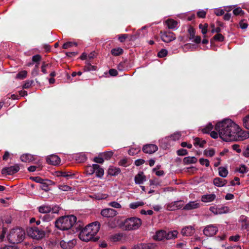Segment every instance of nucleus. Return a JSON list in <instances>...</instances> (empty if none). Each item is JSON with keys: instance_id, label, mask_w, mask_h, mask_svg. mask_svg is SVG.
<instances>
[{"instance_id": "obj_1", "label": "nucleus", "mask_w": 249, "mask_h": 249, "mask_svg": "<svg viewBox=\"0 0 249 249\" xmlns=\"http://www.w3.org/2000/svg\"><path fill=\"white\" fill-rule=\"evenodd\" d=\"M237 128V124L231 119H225L216 124L215 129L219 132V137L225 142L232 141L231 137Z\"/></svg>"}, {"instance_id": "obj_2", "label": "nucleus", "mask_w": 249, "mask_h": 249, "mask_svg": "<svg viewBox=\"0 0 249 249\" xmlns=\"http://www.w3.org/2000/svg\"><path fill=\"white\" fill-rule=\"evenodd\" d=\"M76 216L71 215L62 217L58 219L55 222V227L61 230H68L73 227H75L76 229L81 230L80 225L76 224Z\"/></svg>"}, {"instance_id": "obj_3", "label": "nucleus", "mask_w": 249, "mask_h": 249, "mask_svg": "<svg viewBox=\"0 0 249 249\" xmlns=\"http://www.w3.org/2000/svg\"><path fill=\"white\" fill-rule=\"evenodd\" d=\"M25 233L24 231L20 228L12 229L8 236V241L13 244H18L21 242L24 239Z\"/></svg>"}, {"instance_id": "obj_4", "label": "nucleus", "mask_w": 249, "mask_h": 249, "mask_svg": "<svg viewBox=\"0 0 249 249\" xmlns=\"http://www.w3.org/2000/svg\"><path fill=\"white\" fill-rule=\"evenodd\" d=\"M141 224V220L137 217L128 218L124 222L125 227L127 230L137 229Z\"/></svg>"}, {"instance_id": "obj_5", "label": "nucleus", "mask_w": 249, "mask_h": 249, "mask_svg": "<svg viewBox=\"0 0 249 249\" xmlns=\"http://www.w3.org/2000/svg\"><path fill=\"white\" fill-rule=\"evenodd\" d=\"M27 233L29 236L36 240L41 239L45 236V232L36 227L28 228Z\"/></svg>"}, {"instance_id": "obj_6", "label": "nucleus", "mask_w": 249, "mask_h": 249, "mask_svg": "<svg viewBox=\"0 0 249 249\" xmlns=\"http://www.w3.org/2000/svg\"><path fill=\"white\" fill-rule=\"evenodd\" d=\"M234 133L231 138L232 141H243L249 138V131L242 130L238 125Z\"/></svg>"}, {"instance_id": "obj_7", "label": "nucleus", "mask_w": 249, "mask_h": 249, "mask_svg": "<svg viewBox=\"0 0 249 249\" xmlns=\"http://www.w3.org/2000/svg\"><path fill=\"white\" fill-rule=\"evenodd\" d=\"M100 227V224L99 222H94L89 224L85 228L90 233L93 237L99 231Z\"/></svg>"}, {"instance_id": "obj_8", "label": "nucleus", "mask_w": 249, "mask_h": 249, "mask_svg": "<svg viewBox=\"0 0 249 249\" xmlns=\"http://www.w3.org/2000/svg\"><path fill=\"white\" fill-rule=\"evenodd\" d=\"M218 231V228L215 225H209L205 227L203 233L205 235L211 237L214 235Z\"/></svg>"}, {"instance_id": "obj_9", "label": "nucleus", "mask_w": 249, "mask_h": 249, "mask_svg": "<svg viewBox=\"0 0 249 249\" xmlns=\"http://www.w3.org/2000/svg\"><path fill=\"white\" fill-rule=\"evenodd\" d=\"M19 170V166L18 164H15L8 167H5L1 170L2 175H12L17 173Z\"/></svg>"}, {"instance_id": "obj_10", "label": "nucleus", "mask_w": 249, "mask_h": 249, "mask_svg": "<svg viewBox=\"0 0 249 249\" xmlns=\"http://www.w3.org/2000/svg\"><path fill=\"white\" fill-rule=\"evenodd\" d=\"M161 40L165 42H170L174 40L176 38L175 35L171 32H160Z\"/></svg>"}, {"instance_id": "obj_11", "label": "nucleus", "mask_w": 249, "mask_h": 249, "mask_svg": "<svg viewBox=\"0 0 249 249\" xmlns=\"http://www.w3.org/2000/svg\"><path fill=\"white\" fill-rule=\"evenodd\" d=\"M76 244V241L74 239L62 240L60 242V246L63 249H71L73 248Z\"/></svg>"}, {"instance_id": "obj_12", "label": "nucleus", "mask_w": 249, "mask_h": 249, "mask_svg": "<svg viewBox=\"0 0 249 249\" xmlns=\"http://www.w3.org/2000/svg\"><path fill=\"white\" fill-rule=\"evenodd\" d=\"M183 206V201H176L167 204L166 208L169 211H175L182 208Z\"/></svg>"}, {"instance_id": "obj_13", "label": "nucleus", "mask_w": 249, "mask_h": 249, "mask_svg": "<svg viewBox=\"0 0 249 249\" xmlns=\"http://www.w3.org/2000/svg\"><path fill=\"white\" fill-rule=\"evenodd\" d=\"M116 210L111 208H106L101 211V214L104 217L112 218L117 214Z\"/></svg>"}, {"instance_id": "obj_14", "label": "nucleus", "mask_w": 249, "mask_h": 249, "mask_svg": "<svg viewBox=\"0 0 249 249\" xmlns=\"http://www.w3.org/2000/svg\"><path fill=\"white\" fill-rule=\"evenodd\" d=\"M79 237L80 240L85 242H88L93 238L92 236V234H90L85 228L81 230L79 234Z\"/></svg>"}, {"instance_id": "obj_15", "label": "nucleus", "mask_w": 249, "mask_h": 249, "mask_svg": "<svg viewBox=\"0 0 249 249\" xmlns=\"http://www.w3.org/2000/svg\"><path fill=\"white\" fill-rule=\"evenodd\" d=\"M158 149V146L153 144H147L143 145L142 151L144 153L152 154L156 152Z\"/></svg>"}, {"instance_id": "obj_16", "label": "nucleus", "mask_w": 249, "mask_h": 249, "mask_svg": "<svg viewBox=\"0 0 249 249\" xmlns=\"http://www.w3.org/2000/svg\"><path fill=\"white\" fill-rule=\"evenodd\" d=\"M181 136V134L180 132H176L174 133L173 135H172L170 137H165L164 139H162L160 141V143L161 144V146L163 147L166 148L167 147V145H163V143H165L169 141V139H172L173 141H177L178 140Z\"/></svg>"}, {"instance_id": "obj_17", "label": "nucleus", "mask_w": 249, "mask_h": 249, "mask_svg": "<svg viewBox=\"0 0 249 249\" xmlns=\"http://www.w3.org/2000/svg\"><path fill=\"white\" fill-rule=\"evenodd\" d=\"M46 161L50 164L56 165L60 163V159L56 155H52L46 158Z\"/></svg>"}, {"instance_id": "obj_18", "label": "nucleus", "mask_w": 249, "mask_h": 249, "mask_svg": "<svg viewBox=\"0 0 249 249\" xmlns=\"http://www.w3.org/2000/svg\"><path fill=\"white\" fill-rule=\"evenodd\" d=\"M216 197L214 194H206L202 196L201 200L204 203H210L213 201Z\"/></svg>"}, {"instance_id": "obj_19", "label": "nucleus", "mask_w": 249, "mask_h": 249, "mask_svg": "<svg viewBox=\"0 0 249 249\" xmlns=\"http://www.w3.org/2000/svg\"><path fill=\"white\" fill-rule=\"evenodd\" d=\"M195 232V229L191 226H189L183 228L181 233L183 236H189L192 235Z\"/></svg>"}, {"instance_id": "obj_20", "label": "nucleus", "mask_w": 249, "mask_h": 249, "mask_svg": "<svg viewBox=\"0 0 249 249\" xmlns=\"http://www.w3.org/2000/svg\"><path fill=\"white\" fill-rule=\"evenodd\" d=\"M134 180L136 184H141L146 181V177L142 172H140L135 176Z\"/></svg>"}, {"instance_id": "obj_21", "label": "nucleus", "mask_w": 249, "mask_h": 249, "mask_svg": "<svg viewBox=\"0 0 249 249\" xmlns=\"http://www.w3.org/2000/svg\"><path fill=\"white\" fill-rule=\"evenodd\" d=\"M200 206V203L197 201H190L184 206H183V209L185 210H191L198 208Z\"/></svg>"}, {"instance_id": "obj_22", "label": "nucleus", "mask_w": 249, "mask_h": 249, "mask_svg": "<svg viewBox=\"0 0 249 249\" xmlns=\"http://www.w3.org/2000/svg\"><path fill=\"white\" fill-rule=\"evenodd\" d=\"M165 23L168 28L170 29L175 30L178 27V22L172 18L167 19L165 21Z\"/></svg>"}, {"instance_id": "obj_23", "label": "nucleus", "mask_w": 249, "mask_h": 249, "mask_svg": "<svg viewBox=\"0 0 249 249\" xmlns=\"http://www.w3.org/2000/svg\"><path fill=\"white\" fill-rule=\"evenodd\" d=\"M57 177H63L66 178L67 179L71 178L73 177L74 174L71 171H58L56 173Z\"/></svg>"}, {"instance_id": "obj_24", "label": "nucleus", "mask_w": 249, "mask_h": 249, "mask_svg": "<svg viewBox=\"0 0 249 249\" xmlns=\"http://www.w3.org/2000/svg\"><path fill=\"white\" fill-rule=\"evenodd\" d=\"M166 232L164 231L161 230L156 232L155 235L154 236V239L157 240H162L166 238Z\"/></svg>"}, {"instance_id": "obj_25", "label": "nucleus", "mask_w": 249, "mask_h": 249, "mask_svg": "<svg viewBox=\"0 0 249 249\" xmlns=\"http://www.w3.org/2000/svg\"><path fill=\"white\" fill-rule=\"evenodd\" d=\"M52 207L48 205H42L38 207V212L42 213H49L52 211Z\"/></svg>"}, {"instance_id": "obj_26", "label": "nucleus", "mask_w": 249, "mask_h": 249, "mask_svg": "<svg viewBox=\"0 0 249 249\" xmlns=\"http://www.w3.org/2000/svg\"><path fill=\"white\" fill-rule=\"evenodd\" d=\"M214 185L217 187H222L224 186L227 182V180L219 178H214L213 181Z\"/></svg>"}, {"instance_id": "obj_27", "label": "nucleus", "mask_w": 249, "mask_h": 249, "mask_svg": "<svg viewBox=\"0 0 249 249\" xmlns=\"http://www.w3.org/2000/svg\"><path fill=\"white\" fill-rule=\"evenodd\" d=\"M110 239L113 242L122 241L124 239V234L122 233H118L111 235Z\"/></svg>"}, {"instance_id": "obj_28", "label": "nucleus", "mask_w": 249, "mask_h": 249, "mask_svg": "<svg viewBox=\"0 0 249 249\" xmlns=\"http://www.w3.org/2000/svg\"><path fill=\"white\" fill-rule=\"evenodd\" d=\"M95 169V172L96 177L98 178H101L103 176L104 174V169L100 167V165L97 164H94Z\"/></svg>"}, {"instance_id": "obj_29", "label": "nucleus", "mask_w": 249, "mask_h": 249, "mask_svg": "<svg viewBox=\"0 0 249 249\" xmlns=\"http://www.w3.org/2000/svg\"><path fill=\"white\" fill-rule=\"evenodd\" d=\"M20 160L23 162H29L34 160H35V158L32 155L26 154L21 156Z\"/></svg>"}, {"instance_id": "obj_30", "label": "nucleus", "mask_w": 249, "mask_h": 249, "mask_svg": "<svg viewBox=\"0 0 249 249\" xmlns=\"http://www.w3.org/2000/svg\"><path fill=\"white\" fill-rule=\"evenodd\" d=\"M51 182V180H43L42 181V183H40V188L45 191V192H47L50 190L49 185L50 183Z\"/></svg>"}, {"instance_id": "obj_31", "label": "nucleus", "mask_w": 249, "mask_h": 249, "mask_svg": "<svg viewBox=\"0 0 249 249\" xmlns=\"http://www.w3.org/2000/svg\"><path fill=\"white\" fill-rule=\"evenodd\" d=\"M121 172L120 168L115 167H110L108 170V174L112 176L118 175Z\"/></svg>"}, {"instance_id": "obj_32", "label": "nucleus", "mask_w": 249, "mask_h": 249, "mask_svg": "<svg viewBox=\"0 0 249 249\" xmlns=\"http://www.w3.org/2000/svg\"><path fill=\"white\" fill-rule=\"evenodd\" d=\"M197 160L195 157H185L183 159V162L185 164H192L196 162Z\"/></svg>"}, {"instance_id": "obj_33", "label": "nucleus", "mask_w": 249, "mask_h": 249, "mask_svg": "<svg viewBox=\"0 0 249 249\" xmlns=\"http://www.w3.org/2000/svg\"><path fill=\"white\" fill-rule=\"evenodd\" d=\"M178 234V232L177 231H170L167 233L166 232L165 239L167 240L174 239L177 237Z\"/></svg>"}, {"instance_id": "obj_34", "label": "nucleus", "mask_w": 249, "mask_h": 249, "mask_svg": "<svg viewBox=\"0 0 249 249\" xmlns=\"http://www.w3.org/2000/svg\"><path fill=\"white\" fill-rule=\"evenodd\" d=\"M241 229L249 231V220H248L246 217L241 221Z\"/></svg>"}, {"instance_id": "obj_35", "label": "nucleus", "mask_w": 249, "mask_h": 249, "mask_svg": "<svg viewBox=\"0 0 249 249\" xmlns=\"http://www.w3.org/2000/svg\"><path fill=\"white\" fill-rule=\"evenodd\" d=\"M219 175L223 178H225L228 173V171L226 168L224 167H220L218 168Z\"/></svg>"}, {"instance_id": "obj_36", "label": "nucleus", "mask_w": 249, "mask_h": 249, "mask_svg": "<svg viewBox=\"0 0 249 249\" xmlns=\"http://www.w3.org/2000/svg\"><path fill=\"white\" fill-rule=\"evenodd\" d=\"M194 140V145L195 146L199 145L200 147H203L204 144L206 143L205 140H203L199 138H196Z\"/></svg>"}, {"instance_id": "obj_37", "label": "nucleus", "mask_w": 249, "mask_h": 249, "mask_svg": "<svg viewBox=\"0 0 249 249\" xmlns=\"http://www.w3.org/2000/svg\"><path fill=\"white\" fill-rule=\"evenodd\" d=\"M123 53V50L120 48H116L111 50V53L114 56H118L122 54Z\"/></svg>"}, {"instance_id": "obj_38", "label": "nucleus", "mask_w": 249, "mask_h": 249, "mask_svg": "<svg viewBox=\"0 0 249 249\" xmlns=\"http://www.w3.org/2000/svg\"><path fill=\"white\" fill-rule=\"evenodd\" d=\"M144 205L142 201H137L131 203L129 204V207L133 209H135L139 207H142Z\"/></svg>"}, {"instance_id": "obj_39", "label": "nucleus", "mask_w": 249, "mask_h": 249, "mask_svg": "<svg viewBox=\"0 0 249 249\" xmlns=\"http://www.w3.org/2000/svg\"><path fill=\"white\" fill-rule=\"evenodd\" d=\"M76 160L78 162H84L87 160V157L84 154H78L75 157Z\"/></svg>"}, {"instance_id": "obj_40", "label": "nucleus", "mask_w": 249, "mask_h": 249, "mask_svg": "<svg viewBox=\"0 0 249 249\" xmlns=\"http://www.w3.org/2000/svg\"><path fill=\"white\" fill-rule=\"evenodd\" d=\"M85 71L96 70V67L91 65L89 63L87 62L84 68Z\"/></svg>"}, {"instance_id": "obj_41", "label": "nucleus", "mask_w": 249, "mask_h": 249, "mask_svg": "<svg viewBox=\"0 0 249 249\" xmlns=\"http://www.w3.org/2000/svg\"><path fill=\"white\" fill-rule=\"evenodd\" d=\"M249 168L245 165H241L239 168H236V171L241 174H244L248 172Z\"/></svg>"}, {"instance_id": "obj_42", "label": "nucleus", "mask_w": 249, "mask_h": 249, "mask_svg": "<svg viewBox=\"0 0 249 249\" xmlns=\"http://www.w3.org/2000/svg\"><path fill=\"white\" fill-rule=\"evenodd\" d=\"M218 211L219 214L226 213L230 212V209L227 206H222L220 208H218Z\"/></svg>"}, {"instance_id": "obj_43", "label": "nucleus", "mask_w": 249, "mask_h": 249, "mask_svg": "<svg viewBox=\"0 0 249 249\" xmlns=\"http://www.w3.org/2000/svg\"><path fill=\"white\" fill-rule=\"evenodd\" d=\"M215 151L213 149H205L204 151V154L207 157H212L214 156Z\"/></svg>"}, {"instance_id": "obj_44", "label": "nucleus", "mask_w": 249, "mask_h": 249, "mask_svg": "<svg viewBox=\"0 0 249 249\" xmlns=\"http://www.w3.org/2000/svg\"><path fill=\"white\" fill-rule=\"evenodd\" d=\"M213 128V124L211 123H209L202 129V131L203 133H208L212 130Z\"/></svg>"}, {"instance_id": "obj_45", "label": "nucleus", "mask_w": 249, "mask_h": 249, "mask_svg": "<svg viewBox=\"0 0 249 249\" xmlns=\"http://www.w3.org/2000/svg\"><path fill=\"white\" fill-rule=\"evenodd\" d=\"M95 168L94 164L92 166H89L86 169L87 174L89 175H92L95 172Z\"/></svg>"}, {"instance_id": "obj_46", "label": "nucleus", "mask_w": 249, "mask_h": 249, "mask_svg": "<svg viewBox=\"0 0 249 249\" xmlns=\"http://www.w3.org/2000/svg\"><path fill=\"white\" fill-rule=\"evenodd\" d=\"M188 32L189 34V39H193L195 36V31L194 29L192 27H190L188 30Z\"/></svg>"}, {"instance_id": "obj_47", "label": "nucleus", "mask_w": 249, "mask_h": 249, "mask_svg": "<svg viewBox=\"0 0 249 249\" xmlns=\"http://www.w3.org/2000/svg\"><path fill=\"white\" fill-rule=\"evenodd\" d=\"M58 188L63 191H68L71 190V187L65 184L59 185Z\"/></svg>"}, {"instance_id": "obj_48", "label": "nucleus", "mask_w": 249, "mask_h": 249, "mask_svg": "<svg viewBox=\"0 0 249 249\" xmlns=\"http://www.w3.org/2000/svg\"><path fill=\"white\" fill-rule=\"evenodd\" d=\"M108 206L114 208L119 209L121 208V205L117 202L112 201L108 203Z\"/></svg>"}, {"instance_id": "obj_49", "label": "nucleus", "mask_w": 249, "mask_h": 249, "mask_svg": "<svg viewBox=\"0 0 249 249\" xmlns=\"http://www.w3.org/2000/svg\"><path fill=\"white\" fill-rule=\"evenodd\" d=\"M74 45L77 46V43H75V42H67L63 44V48L64 49H66L70 47H71Z\"/></svg>"}, {"instance_id": "obj_50", "label": "nucleus", "mask_w": 249, "mask_h": 249, "mask_svg": "<svg viewBox=\"0 0 249 249\" xmlns=\"http://www.w3.org/2000/svg\"><path fill=\"white\" fill-rule=\"evenodd\" d=\"M112 155L113 152L112 151H108L102 154L103 157L105 160L109 159Z\"/></svg>"}, {"instance_id": "obj_51", "label": "nucleus", "mask_w": 249, "mask_h": 249, "mask_svg": "<svg viewBox=\"0 0 249 249\" xmlns=\"http://www.w3.org/2000/svg\"><path fill=\"white\" fill-rule=\"evenodd\" d=\"M199 160L202 165H205L206 167H208L210 165L209 160L207 159L200 158Z\"/></svg>"}, {"instance_id": "obj_52", "label": "nucleus", "mask_w": 249, "mask_h": 249, "mask_svg": "<svg viewBox=\"0 0 249 249\" xmlns=\"http://www.w3.org/2000/svg\"><path fill=\"white\" fill-rule=\"evenodd\" d=\"M233 13L236 16L243 15L244 14V12L241 9V8H237L233 10Z\"/></svg>"}, {"instance_id": "obj_53", "label": "nucleus", "mask_w": 249, "mask_h": 249, "mask_svg": "<svg viewBox=\"0 0 249 249\" xmlns=\"http://www.w3.org/2000/svg\"><path fill=\"white\" fill-rule=\"evenodd\" d=\"M244 126L248 129H249V115L246 116L243 119Z\"/></svg>"}, {"instance_id": "obj_54", "label": "nucleus", "mask_w": 249, "mask_h": 249, "mask_svg": "<svg viewBox=\"0 0 249 249\" xmlns=\"http://www.w3.org/2000/svg\"><path fill=\"white\" fill-rule=\"evenodd\" d=\"M27 72L26 71H22L18 73L17 77L19 79H23L27 76Z\"/></svg>"}, {"instance_id": "obj_55", "label": "nucleus", "mask_w": 249, "mask_h": 249, "mask_svg": "<svg viewBox=\"0 0 249 249\" xmlns=\"http://www.w3.org/2000/svg\"><path fill=\"white\" fill-rule=\"evenodd\" d=\"M213 39L216 41H223L224 40V37L220 34H217L214 36Z\"/></svg>"}, {"instance_id": "obj_56", "label": "nucleus", "mask_w": 249, "mask_h": 249, "mask_svg": "<svg viewBox=\"0 0 249 249\" xmlns=\"http://www.w3.org/2000/svg\"><path fill=\"white\" fill-rule=\"evenodd\" d=\"M167 54V51L165 49H162L158 53V57L160 58L165 56Z\"/></svg>"}, {"instance_id": "obj_57", "label": "nucleus", "mask_w": 249, "mask_h": 249, "mask_svg": "<svg viewBox=\"0 0 249 249\" xmlns=\"http://www.w3.org/2000/svg\"><path fill=\"white\" fill-rule=\"evenodd\" d=\"M199 27L200 29H201V32H202V33L203 34V35H205L207 32V27H208V25L207 24L203 25L202 24H200L199 25Z\"/></svg>"}, {"instance_id": "obj_58", "label": "nucleus", "mask_w": 249, "mask_h": 249, "mask_svg": "<svg viewBox=\"0 0 249 249\" xmlns=\"http://www.w3.org/2000/svg\"><path fill=\"white\" fill-rule=\"evenodd\" d=\"M214 14L216 16H219L223 15L224 14V11L222 9L217 8L214 10Z\"/></svg>"}, {"instance_id": "obj_59", "label": "nucleus", "mask_w": 249, "mask_h": 249, "mask_svg": "<svg viewBox=\"0 0 249 249\" xmlns=\"http://www.w3.org/2000/svg\"><path fill=\"white\" fill-rule=\"evenodd\" d=\"M33 83L34 81L33 80L27 81L23 85V88L24 89H28L32 86Z\"/></svg>"}, {"instance_id": "obj_60", "label": "nucleus", "mask_w": 249, "mask_h": 249, "mask_svg": "<svg viewBox=\"0 0 249 249\" xmlns=\"http://www.w3.org/2000/svg\"><path fill=\"white\" fill-rule=\"evenodd\" d=\"M41 56L39 54H36L34 55L32 57V61L34 62L38 63V62L41 60Z\"/></svg>"}, {"instance_id": "obj_61", "label": "nucleus", "mask_w": 249, "mask_h": 249, "mask_svg": "<svg viewBox=\"0 0 249 249\" xmlns=\"http://www.w3.org/2000/svg\"><path fill=\"white\" fill-rule=\"evenodd\" d=\"M93 161L98 163H103L104 161L103 157H97L94 158Z\"/></svg>"}, {"instance_id": "obj_62", "label": "nucleus", "mask_w": 249, "mask_h": 249, "mask_svg": "<svg viewBox=\"0 0 249 249\" xmlns=\"http://www.w3.org/2000/svg\"><path fill=\"white\" fill-rule=\"evenodd\" d=\"M53 218V214H46L43 216V219L45 221H50Z\"/></svg>"}, {"instance_id": "obj_63", "label": "nucleus", "mask_w": 249, "mask_h": 249, "mask_svg": "<svg viewBox=\"0 0 249 249\" xmlns=\"http://www.w3.org/2000/svg\"><path fill=\"white\" fill-rule=\"evenodd\" d=\"M140 151V149L131 148L128 151V153L130 155H134L137 154Z\"/></svg>"}, {"instance_id": "obj_64", "label": "nucleus", "mask_w": 249, "mask_h": 249, "mask_svg": "<svg viewBox=\"0 0 249 249\" xmlns=\"http://www.w3.org/2000/svg\"><path fill=\"white\" fill-rule=\"evenodd\" d=\"M0 249H18V247L16 245L11 246H5L3 247L0 248Z\"/></svg>"}]
</instances>
